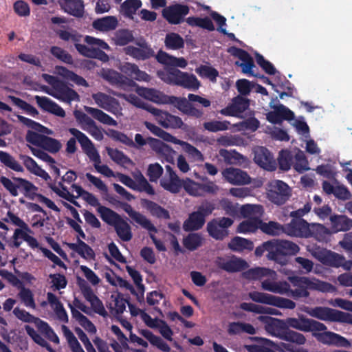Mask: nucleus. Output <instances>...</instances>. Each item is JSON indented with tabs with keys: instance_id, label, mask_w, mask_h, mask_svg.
Returning a JSON list of instances; mask_svg holds the SVG:
<instances>
[{
	"instance_id": "64",
	"label": "nucleus",
	"mask_w": 352,
	"mask_h": 352,
	"mask_svg": "<svg viewBox=\"0 0 352 352\" xmlns=\"http://www.w3.org/2000/svg\"><path fill=\"white\" fill-rule=\"evenodd\" d=\"M141 6L140 0H126L121 6V12L125 16L133 19V15Z\"/></svg>"
},
{
	"instance_id": "17",
	"label": "nucleus",
	"mask_w": 352,
	"mask_h": 352,
	"mask_svg": "<svg viewBox=\"0 0 352 352\" xmlns=\"http://www.w3.org/2000/svg\"><path fill=\"white\" fill-rule=\"evenodd\" d=\"M233 223V221L227 217L214 219L207 225L209 234L217 240H222L229 234L228 228Z\"/></svg>"
},
{
	"instance_id": "20",
	"label": "nucleus",
	"mask_w": 352,
	"mask_h": 352,
	"mask_svg": "<svg viewBox=\"0 0 352 352\" xmlns=\"http://www.w3.org/2000/svg\"><path fill=\"white\" fill-rule=\"evenodd\" d=\"M189 9L188 6L181 4H175L163 9L162 16L171 24L180 23L184 17L188 14Z\"/></svg>"
},
{
	"instance_id": "44",
	"label": "nucleus",
	"mask_w": 352,
	"mask_h": 352,
	"mask_svg": "<svg viewBox=\"0 0 352 352\" xmlns=\"http://www.w3.org/2000/svg\"><path fill=\"white\" fill-rule=\"evenodd\" d=\"M126 302L121 294L117 293L111 296L107 306L112 314L118 315L124 311Z\"/></svg>"
},
{
	"instance_id": "24",
	"label": "nucleus",
	"mask_w": 352,
	"mask_h": 352,
	"mask_svg": "<svg viewBox=\"0 0 352 352\" xmlns=\"http://www.w3.org/2000/svg\"><path fill=\"white\" fill-rule=\"evenodd\" d=\"M258 319L265 324V328L269 333L280 339L283 338L287 331L285 321L267 316H259Z\"/></svg>"
},
{
	"instance_id": "33",
	"label": "nucleus",
	"mask_w": 352,
	"mask_h": 352,
	"mask_svg": "<svg viewBox=\"0 0 352 352\" xmlns=\"http://www.w3.org/2000/svg\"><path fill=\"white\" fill-rule=\"evenodd\" d=\"M248 101L246 99L242 97H236L229 106L221 109L220 113L224 116H239L242 112L248 109Z\"/></svg>"
},
{
	"instance_id": "28",
	"label": "nucleus",
	"mask_w": 352,
	"mask_h": 352,
	"mask_svg": "<svg viewBox=\"0 0 352 352\" xmlns=\"http://www.w3.org/2000/svg\"><path fill=\"white\" fill-rule=\"evenodd\" d=\"M137 94L151 102L157 104H166L167 95L154 88L138 86L135 89Z\"/></svg>"
},
{
	"instance_id": "48",
	"label": "nucleus",
	"mask_w": 352,
	"mask_h": 352,
	"mask_svg": "<svg viewBox=\"0 0 352 352\" xmlns=\"http://www.w3.org/2000/svg\"><path fill=\"white\" fill-rule=\"evenodd\" d=\"M322 188L327 194H333L340 199L346 200L351 197L349 191L342 185L336 184L333 186L330 183L324 182L322 184Z\"/></svg>"
},
{
	"instance_id": "30",
	"label": "nucleus",
	"mask_w": 352,
	"mask_h": 352,
	"mask_svg": "<svg viewBox=\"0 0 352 352\" xmlns=\"http://www.w3.org/2000/svg\"><path fill=\"white\" fill-rule=\"evenodd\" d=\"M35 100L38 107L43 111L52 113L58 117H65V110L56 102L45 96H35Z\"/></svg>"
},
{
	"instance_id": "3",
	"label": "nucleus",
	"mask_w": 352,
	"mask_h": 352,
	"mask_svg": "<svg viewBox=\"0 0 352 352\" xmlns=\"http://www.w3.org/2000/svg\"><path fill=\"white\" fill-rule=\"evenodd\" d=\"M42 77L52 86L51 88L47 86H42L41 89L45 93L61 102L68 104H70L72 101H80V96L78 93L67 86L58 78L46 74H43Z\"/></svg>"
},
{
	"instance_id": "27",
	"label": "nucleus",
	"mask_w": 352,
	"mask_h": 352,
	"mask_svg": "<svg viewBox=\"0 0 352 352\" xmlns=\"http://www.w3.org/2000/svg\"><path fill=\"white\" fill-rule=\"evenodd\" d=\"M273 111L267 114V120L273 124H280L283 120H292L294 118V113L283 104L271 106Z\"/></svg>"
},
{
	"instance_id": "15",
	"label": "nucleus",
	"mask_w": 352,
	"mask_h": 352,
	"mask_svg": "<svg viewBox=\"0 0 352 352\" xmlns=\"http://www.w3.org/2000/svg\"><path fill=\"white\" fill-rule=\"evenodd\" d=\"M68 131L76 138L84 153L94 164L100 162V157L97 149L91 140L85 133L76 128H70Z\"/></svg>"
},
{
	"instance_id": "56",
	"label": "nucleus",
	"mask_w": 352,
	"mask_h": 352,
	"mask_svg": "<svg viewBox=\"0 0 352 352\" xmlns=\"http://www.w3.org/2000/svg\"><path fill=\"white\" fill-rule=\"evenodd\" d=\"M205 222L204 216L196 211L190 214L188 219L186 220L184 224V228L186 230H194L201 228Z\"/></svg>"
},
{
	"instance_id": "35",
	"label": "nucleus",
	"mask_w": 352,
	"mask_h": 352,
	"mask_svg": "<svg viewBox=\"0 0 352 352\" xmlns=\"http://www.w3.org/2000/svg\"><path fill=\"white\" fill-rule=\"evenodd\" d=\"M124 52L134 58L146 59L151 56L153 52L145 43L136 44L135 46L129 45L124 49Z\"/></svg>"
},
{
	"instance_id": "61",
	"label": "nucleus",
	"mask_w": 352,
	"mask_h": 352,
	"mask_svg": "<svg viewBox=\"0 0 352 352\" xmlns=\"http://www.w3.org/2000/svg\"><path fill=\"white\" fill-rule=\"evenodd\" d=\"M63 8L65 12L76 16L83 14V4L81 0H63Z\"/></svg>"
},
{
	"instance_id": "57",
	"label": "nucleus",
	"mask_w": 352,
	"mask_h": 352,
	"mask_svg": "<svg viewBox=\"0 0 352 352\" xmlns=\"http://www.w3.org/2000/svg\"><path fill=\"white\" fill-rule=\"evenodd\" d=\"M261 220L245 219L241 222L236 228V232L241 234H250L255 232L261 229Z\"/></svg>"
},
{
	"instance_id": "26",
	"label": "nucleus",
	"mask_w": 352,
	"mask_h": 352,
	"mask_svg": "<svg viewBox=\"0 0 352 352\" xmlns=\"http://www.w3.org/2000/svg\"><path fill=\"white\" fill-rule=\"evenodd\" d=\"M228 52L241 60V63L236 61V65L241 67L242 72L244 74L254 76V74L252 72V68L254 66L253 60L246 52L234 47L229 48Z\"/></svg>"
},
{
	"instance_id": "54",
	"label": "nucleus",
	"mask_w": 352,
	"mask_h": 352,
	"mask_svg": "<svg viewBox=\"0 0 352 352\" xmlns=\"http://www.w3.org/2000/svg\"><path fill=\"white\" fill-rule=\"evenodd\" d=\"M148 327L158 329L159 332L164 338L172 340L173 331L165 321L157 318H153L152 322L148 324Z\"/></svg>"
},
{
	"instance_id": "45",
	"label": "nucleus",
	"mask_w": 352,
	"mask_h": 352,
	"mask_svg": "<svg viewBox=\"0 0 352 352\" xmlns=\"http://www.w3.org/2000/svg\"><path fill=\"white\" fill-rule=\"evenodd\" d=\"M118 25V20L115 16H105L95 20L93 23V28L100 32H107L115 30Z\"/></svg>"
},
{
	"instance_id": "16",
	"label": "nucleus",
	"mask_w": 352,
	"mask_h": 352,
	"mask_svg": "<svg viewBox=\"0 0 352 352\" xmlns=\"http://www.w3.org/2000/svg\"><path fill=\"white\" fill-rule=\"evenodd\" d=\"M91 97L94 104L98 107L111 112L117 117L122 116V107L116 98L100 91L93 94Z\"/></svg>"
},
{
	"instance_id": "7",
	"label": "nucleus",
	"mask_w": 352,
	"mask_h": 352,
	"mask_svg": "<svg viewBox=\"0 0 352 352\" xmlns=\"http://www.w3.org/2000/svg\"><path fill=\"white\" fill-rule=\"evenodd\" d=\"M124 211L129 214V216L135 223L148 231L150 238L152 239L156 248L159 251L166 250V248L163 243L161 241L157 240L155 237V234L157 233V229L149 219H148L145 215L141 214L140 212L133 210L129 205H126L125 206Z\"/></svg>"
},
{
	"instance_id": "4",
	"label": "nucleus",
	"mask_w": 352,
	"mask_h": 352,
	"mask_svg": "<svg viewBox=\"0 0 352 352\" xmlns=\"http://www.w3.org/2000/svg\"><path fill=\"white\" fill-rule=\"evenodd\" d=\"M120 324L125 329L129 331V341L131 343L144 348H147L149 342L162 351H170V348L169 346L160 337L155 335L150 330L146 329L138 330V333L146 340H144L143 338L132 332L133 325L130 322L125 319H121Z\"/></svg>"
},
{
	"instance_id": "53",
	"label": "nucleus",
	"mask_w": 352,
	"mask_h": 352,
	"mask_svg": "<svg viewBox=\"0 0 352 352\" xmlns=\"http://www.w3.org/2000/svg\"><path fill=\"white\" fill-rule=\"evenodd\" d=\"M14 180L18 182V188H21L25 197L36 200L38 188L30 181L23 178H14Z\"/></svg>"
},
{
	"instance_id": "58",
	"label": "nucleus",
	"mask_w": 352,
	"mask_h": 352,
	"mask_svg": "<svg viewBox=\"0 0 352 352\" xmlns=\"http://www.w3.org/2000/svg\"><path fill=\"white\" fill-rule=\"evenodd\" d=\"M118 236L124 241H130L132 238L131 226L122 218L113 226Z\"/></svg>"
},
{
	"instance_id": "37",
	"label": "nucleus",
	"mask_w": 352,
	"mask_h": 352,
	"mask_svg": "<svg viewBox=\"0 0 352 352\" xmlns=\"http://www.w3.org/2000/svg\"><path fill=\"white\" fill-rule=\"evenodd\" d=\"M54 74L60 76L67 81H72L77 85L83 86L85 87H89V84L85 78L77 75L74 72L67 69V68L61 66H56L55 67Z\"/></svg>"
},
{
	"instance_id": "52",
	"label": "nucleus",
	"mask_w": 352,
	"mask_h": 352,
	"mask_svg": "<svg viewBox=\"0 0 352 352\" xmlns=\"http://www.w3.org/2000/svg\"><path fill=\"white\" fill-rule=\"evenodd\" d=\"M228 248L234 252H243L252 250L254 248L253 243L245 238L235 236L228 243Z\"/></svg>"
},
{
	"instance_id": "46",
	"label": "nucleus",
	"mask_w": 352,
	"mask_h": 352,
	"mask_svg": "<svg viewBox=\"0 0 352 352\" xmlns=\"http://www.w3.org/2000/svg\"><path fill=\"white\" fill-rule=\"evenodd\" d=\"M104 276L107 281L112 286L124 288L132 294L136 295L135 290L133 285L121 277L116 276L112 271H107L104 273Z\"/></svg>"
},
{
	"instance_id": "47",
	"label": "nucleus",
	"mask_w": 352,
	"mask_h": 352,
	"mask_svg": "<svg viewBox=\"0 0 352 352\" xmlns=\"http://www.w3.org/2000/svg\"><path fill=\"white\" fill-rule=\"evenodd\" d=\"M72 318L89 334H95L97 329L94 323L81 312L74 307H71Z\"/></svg>"
},
{
	"instance_id": "43",
	"label": "nucleus",
	"mask_w": 352,
	"mask_h": 352,
	"mask_svg": "<svg viewBox=\"0 0 352 352\" xmlns=\"http://www.w3.org/2000/svg\"><path fill=\"white\" fill-rule=\"evenodd\" d=\"M47 302L54 310L56 318L63 322H68V316L63 304L59 301L58 298L52 293L47 294Z\"/></svg>"
},
{
	"instance_id": "31",
	"label": "nucleus",
	"mask_w": 352,
	"mask_h": 352,
	"mask_svg": "<svg viewBox=\"0 0 352 352\" xmlns=\"http://www.w3.org/2000/svg\"><path fill=\"white\" fill-rule=\"evenodd\" d=\"M61 329L72 352H85L77 338L67 327L62 325ZM84 346L87 352H96L91 342L87 343Z\"/></svg>"
},
{
	"instance_id": "25",
	"label": "nucleus",
	"mask_w": 352,
	"mask_h": 352,
	"mask_svg": "<svg viewBox=\"0 0 352 352\" xmlns=\"http://www.w3.org/2000/svg\"><path fill=\"white\" fill-rule=\"evenodd\" d=\"M166 174L160 181L161 186L166 190L176 193L182 186L183 180L180 179L175 171L170 166H166Z\"/></svg>"
},
{
	"instance_id": "13",
	"label": "nucleus",
	"mask_w": 352,
	"mask_h": 352,
	"mask_svg": "<svg viewBox=\"0 0 352 352\" xmlns=\"http://www.w3.org/2000/svg\"><path fill=\"white\" fill-rule=\"evenodd\" d=\"M250 298L254 302L274 306L282 309H293L296 303L292 300L270 294L252 292L249 294Z\"/></svg>"
},
{
	"instance_id": "18",
	"label": "nucleus",
	"mask_w": 352,
	"mask_h": 352,
	"mask_svg": "<svg viewBox=\"0 0 352 352\" xmlns=\"http://www.w3.org/2000/svg\"><path fill=\"white\" fill-rule=\"evenodd\" d=\"M84 40L85 43L89 46L80 44L78 42L76 43L75 47L78 52L85 56L89 58L95 57L96 55L97 54V47L106 50L110 49L109 45L100 38H96L90 36H86Z\"/></svg>"
},
{
	"instance_id": "22",
	"label": "nucleus",
	"mask_w": 352,
	"mask_h": 352,
	"mask_svg": "<svg viewBox=\"0 0 352 352\" xmlns=\"http://www.w3.org/2000/svg\"><path fill=\"white\" fill-rule=\"evenodd\" d=\"M254 162L267 170H274L276 164L271 153L263 146L256 147L254 150Z\"/></svg>"
},
{
	"instance_id": "59",
	"label": "nucleus",
	"mask_w": 352,
	"mask_h": 352,
	"mask_svg": "<svg viewBox=\"0 0 352 352\" xmlns=\"http://www.w3.org/2000/svg\"><path fill=\"white\" fill-rule=\"evenodd\" d=\"M34 323L38 331L45 335L47 339L54 343H59V339L58 336L47 322L36 318Z\"/></svg>"
},
{
	"instance_id": "36",
	"label": "nucleus",
	"mask_w": 352,
	"mask_h": 352,
	"mask_svg": "<svg viewBox=\"0 0 352 352\" xmlns=\"http://www.w3.org/2000/svg\"><path fill=\"white\" fill-rule=\"evenodd\" d=\"M332 234L331 228H328L322 224L311 223L309 226V236H312L319 241H329Z\"/></svg>"
},
{
	"instance_id": "12",
	"label": "nucleus",
	"mask_w": 352,
	"mask_h": 352,
	"mask_svg": "<svg viewBox=\"0 0 352 352\" xmlns=\"http://www.w3.org/2000/svg\"><path fill=\"white\" fill-rule=\"evenodd\" d=\"M267 197L272 203L280 205L291 196V190L288 185L280 180H272L267 184Z\"/></svg>"
},
{
	"instance_id": "34",
	"label": "nucleus",
	"mask_w": 352,
	"mask_h": 352,
	"mask_svg": "<svg viewBox=\"0 0 352 352\" xmlns=\"http://www.w3.org/2000/svg\"><path fill=\"white\" fill-rule=\"evenodd\" d=\"M329 221L330 228L333 234L344 232L352 228V221L344 215H331Z\"/></svg>"
},
{
	"instance_id": "11",
	"label": "nucleus",
	"mask_w": 352,
	"mask_h": 352,
	"mask_svg": "<svg viewBox=\"0 0 352 352\" xmlns=\"http://www.w3.org/2000/svg\"><path fill=\"white\" fill-rule=\"evenodd\" d=\"M135 146L133 147H142L148 144L151 148L157 153L164 156L168 162H173L175 151L168 145L164 144L160 140L148 138L146 140L143 136L137 133L135 135Z\"/></svg>"
},
{
	"instance_id": "29",
	"label": "nucleus",
	"mask_w": 352,
	"mask_h": 352,
	"mask_svg": "<svg viewBox=\"0 0 352 352\" xmlns=\"http://www.w3.org/2000/svg\"><path fill=\"white\" fill-rule=\"evenodd\" d=\"M216 263L219 267L228 272H239L248 267L245 260L235 256L226 258H218Z\"/></svg>"
},
{
	"instance_id": "39",
	"label": "nucleus",
	"mask_w": 352,
	"mask_h": 352,
	"mask_svg": "<svg viewBox=\"0 0 352 352\" xmlns=\"http://www.w3.org/2000/svg\"><path fill=\"white\" fill-rule=\"evenodd\" d=\"M142 206L152 216L159 218L168 219L170 218L169 212L158 204L147 199L141 201Z\"/></svg>"
},
{
	"instance_id": "55",
	"label": "nucleus",
	"mask_w": 352,
	"mask_h": 352,
	"mask_svg": "<svg viewBox=\"0 0 352 352\" xmlns=\"http://www.w3.org/2000/svg\"><path fill=\"white\" fill-rule=\"evenodd\" d=\"M133 177L135 186L138 187L136 190L144 191L148 195H153L155 193L153 188L140 171L136 170L133 172Z\"/></svg>"
},
{
	"instance_id": "60",
	"label": "nucleus",
	"mask_w": 352,
	"mask_h": 352,
	"mask_svg": "<svg viewBox=\"0 0 352 352\" xmlns=\"http://www.w3.org/2000/svg\"><path fill=\"white\" fill-rule=\"evenodd\" d=\"M0 162L8 168L16 172L23 173L24 169L10 153L0 151Z\"/></svg>"
},
{
	"instance_id": "2",
	"label": "nucleus",
	"mask_w": 352,
	"mask_h": 352,
	"mask_svg": "<svg viewBox=\"0 0 352 352\" xmlns=\"http://www.w3.org/2000/svg\"><path fill=\"white\" fill-rule=\"evenodd\" d=\"M285 322L286 327L302 331L313 332V336L324 344L347 349L352 347L351 341L340 334L326 331L327 327L316 320L300 317L299 318H289Z\"/></svg>"
},
{
	"instance_id": "10",
	"label": "nucleus",
	"mask_w": 352,
	"mask_h": 352,
	"mask_svg": "<svg viewBox=\"0 0 352 352\" xmlns=\"http://www.w3.org/2000/svg\"><path fill=\"white\" fill-rule=\"evenodd\" d=\"M77 285L83 297L89 302L92 313L97 314L103 318L108 316V312L105 309L103 302L94 294L91 286L81 277H77Z\"/></svg>"
},
{
	"instance_id": "9",
	"label": "nucleus",
	"mask_w": 352,
	"mask_h": 352,
	"mask_svg": "<svg viewBox=\"0 0 352 352\" xmlns=\"http://www.w3.org/2000/svg\"><path fill=\"white\" fill-rule=\"evenodd\" d=\"M307 250L311 254L324 264L335 267H343L349 269L351 266V262H346L344 256L329 250L319 248L307 246Z\"/></svg>"
},
{
	"instance_id": "1",
	"label": "nucleus",
	"mask_w": 352,
	"mask_h": 352,
	"mask_svg": "<svg viewBox=\"0 0 352 352\" xmlns=\"http://www.w3.org/2000/svg\"><path fill=\"white\" fill-rule=\"evenodd\" d=\"M246 278L260 280L261 287L263 290L280 295H287L295 298L309 296L307 289H316L322 292H334L335 287L329 283L317 279H309L306 277L290 276L289 280L295 289H292L289 283L278 280L277 273L266 267H255L244 273Z\"/></svg>"
},
{
	"instance_id": "50",
	"label": "nucleus",
	"mask_w": 352,
	"mask_h": 352,
	"mask_svg": "<svg viewBox=\"0 0 352 352\" xmlns=\"http://www.w3.org/2000/svg\"><path fill=\"white\" fill-rule=\"evenodd\" d=\"M67 246L87 260L94 257L93 250L81 240L78 239L76 243H68Z\"/></svg>"
},
{
	"instance_id": "41",
	"label": "nucleus",
	"mask_w": 352,
	"mask_h": 352,
	"mask_svg": "<svg viewBox=\"0 0 352 352\" xmlns=\"http://www.w3.org/2000/svg\"><path fill=\"white\" fill-rule=\"evenodd\" d=\"M176 144H179L182 146V148L184 152H185L188 157L192 162H202L204 160V156L201 153V152L198 150L196 147L192 146V144L180 140L177 138L175 139V141L173 142Z\"/></svg>"
},
{
	"instance_id": "38",
	"label": "nucleus",
	"mask_w": 352,
	"mask_h": 352,
	"mask_svg": "<svg viewBox=\"0 0 352 352\" xmlns=\"http://www.w3.org/2000/svg\"><path fill=\"white\" fill-rule=\"evenodd\" d=\"M156 59L159 63L166 66L185 68L188 65L187 60L184 58H177L163 51L158 52Z\"/></svg>"
},
{
	"instance_id": "32",
	"label": "nucleus",
	"mask_w": 352,
	"mask_h": 352,
	"mask_svg": "<svg viewBox=\"0 0 352 352\" xmlns=\"http://www.w3.org/2000/svg\"><path fill=\"white\" fill-rule=\"evenodd\" d=\"M19 158L28 172L42 178L45 181L50 180L51 177L50 175L32 157L25 155H20Z\"/></svg>"
},
{
	"instance_id": "42",
	"label": "nucleus",
	"mask_w": 352,
	"mask_h": 352,
	"mask_svg": "<svg viewBox=\"0 0 352 352\" xmlns=\"http://www.w3.org/2000/svg\"><path fill=\"white\" fill-rule=\"evenodd\" d=\"M242 217L247 219L261 220L263 213V207L258 204H245L241 207Z\"/></svg>"
},
{
	"instance_id": "49",
	"label": "nucleus",
	"mask_w": 352,
	"mask_h": 352,
	"mask_svg": "<svg viewBox=\"0 0 352 352\" xmlns=\"http://www.w3.org/2000/svg\"><path fill=\"white\" fill-rule=\"evenodd\" d=\"M84 109L85 111L91 115L94 118L104 124L114 126L118 124L117 122L113 118L99 109L87 106L84 107Z\"/></svg>"
},
{
	"instance_id": "5",
	"label": "nucleus",
	"mask_w": 352,
	"mask_h": 352,
	"mask_svg": "<svg viewBox=\"0 0 352 352\" xmlns=\"http://www.w3.org/2000/svg\"><path fill=\"white\" fill-rule=\"evenodd\" d=\"M157 74L166 83L181 86L189 90L196 91L201 86V82L194 74L177 69L158 71Z\"/></svg>"
},
{
	"instance_id": "14",
	"label": "nucleus",
	"mask_w": 352,
	"mask_h": 352,
	"mask_svg": "<svg viewBox=\"0 0 352 352\" xmlns=\"http://www.w3.org/2000/svg\"><path fill=\"white\" fill-rule=\"evenodd\" d=\"M148 112L153 116L155 120L160 126L165 129H181L184 126V122L179 117L152 105H151Z\"/></svg>"
},
{
	"instance_id": "62",
	"label": "nucleus",
	"mask_w": 352,
	"mask_h": 352,
	"mask_svg": "<svg viewBox=\"0 0 352 352\" xmlns=\"http://www.w3.org/2000/svg\"><path fill=\"white\" fill-rule=\"evenodd\" d=\"M97 211L104 221L113 226L122 218L114 211L102 206H99Z\"/></svg>"
},
{
	"instance_id": "51",
	"label": "nucleus",
	"mask_w": 352,
	"mask_h": 352,
	"mask_svg": "<svg viewBox=\"0 0 352 352\" xmlns=\"http://www.w3.org/2000/svg\"><path fill=\"white\" fill-rule=\"evenodd\" d=\"M99 74L111 84L124 86L128 79L120 75L119 73L110 69H102Z\"/></svg>"
},
{
	"instance_id": "8",
	"label": "nucleus",
	"mask_w": 352,
	"mask_h": 352,
	"mask_svg": "<svg viewBox=\"0 0 352 352\" xmlns=\"http://www.w3.org/2000/svg\"><path fill=\"white\" fill-rule=\"evenodd\" d=\"M19 120L32 130L28 131L26 140L31 144L41 147L46 136L43 134L53 135L54 132L41 124L22 116H18Z\"/></svg>"
},
{
	"instance_id": "19",
	"label": "nucleus",
	"mask_w": 352,
	"mask_h": 352,
	"mask_svg": "<svg viewBox=\"0 0 352 352\" xmlns=\"http://www.w3.org/2000/svg\"><path fill=\"white\" fill-rule=\"evenodd\" d=\"M249 352H274V350H278L280 352L292 351L294 349L289 344L280 343L276 344L267 339H261V342L256 344L248 345L246 346Z\"/></svg>"
},
{
	"instance_id": "23",
	"label": "nucleus",
	"mask_w": 352,
	"mask_h": 352,
	"mask_svg": "<svg viewBox=\"0 0 352 352\" xmlns=\"http://www.w3.org/2000/svg\"><path fill=\"white\" fill-rule=\"evenodd\" d=\"M310 224L302 219H294L284 226V233L290 236L309 237Z\"/></svg>"
},
{
	"instance_id": "63",
	"label": "nucleus",
	"mask_w": 352,
	"mask_h": 352,
	"mask_svg": "<svg viewBox=\"0 0 352 352\" xmlns=\"http://www.w3.org/2000/svg\"><path fill=\"white\" fill-rule=\"evenodd\" d=\"M144 124L146 126V128L148 129L153 135L158 136L164 141L173 143L175 141V139L176 138L169 133L164 131L157 125L150 122L145 121L144 122Z\"/></svg>"
},
{
	"instance_id": "21",
	"label": "nucleus",
	"mask_w": 352,
	"mask_h": 352,
	"mask_svg": "<svg viewBox=\"0 0 352 352\" xmlns=\"http://www.w3.org/2000/svg\"><path fill=\"white\" fill-rule=\"evenodd\" d=\"M225 180L232 185H245L250 183V177L248 173L239 168H226L221 172Z\"/></svg>"
},
{
	"instance_id": "40",
	"label": "nucleus",
	"mask_w": 352,
	"mask_h": 352,
	"mask_svg": "<svg viewBox=\"0 0 352 352\" xmlns=\"http://www.w3.org/2000/svg\"><path fill=\"white\" fill-rule=\"evenodd\" d=\"M120 70L138 81L148 82L151 80L148 74L140 70L134 64L126 63L120 67Z\"/></svg>"
},
{
	"instance_id": "6",
	"label": "nucleus",
	"mask_w": 352,
	"mask_h": 352,
	"mask_svg": "<svg viewBox=\"0 0 352 352\" xmlns=\"http://www.w3.org/2000/svg\"><path fill=\"white\" fill-rule=\"evenodd\" d=\"M311 317L321 320L338 322L352 324V314L325 307L314 308L305 307L304 309Z\"/></svg>"
}]
</instances>
